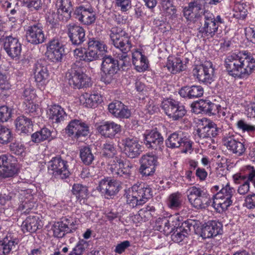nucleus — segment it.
<instances>
[{"mask_svg":"<svg viewBox=\"0 0 255 255\" xmlns=\"http://www.w3.org/2000/svg\"><path fill=\"white\" fill-rule=\"evenodd\" d=\"M132 165L128 161H124L116 156L111 164L110 170L113 175L117 179L106 177L101 179L97 189L107 199L112 198L121 188L120 183L127 182L131 177Z\"/></svg>","mask_w":255,"mask_h":255,"instance_id":"obj_1","label":"nucleus"},{"mask_svg":"<svg viewBox=\"0 0 255 255\" xmlns=\"http://www.w3.org/2000/svg\"><path fill=\"white\" fill-rule=\"evenodd\" d=\"M224 65L230 76L246 78L255 70V59L250 52L243 50L227 56Z\"/></svg>","mask_w":255,"mask_h":255,"instance_id":"obj_2","label":"nucleus"},{"mask_svg":"<svg viewBox=\"0 0 255 255\" xmlns=\"http://www.w3.org/2000/svg\"><path fill=\"white\" fill-rule=\"evenodd\" d=\"M211 190L213 192H217L212 198L213 206L219 210V212L226 211L233 204L235 189L228 182L222 184L221 187L215 185Z\"/></svg>","mask_w":255,"mask_h":255,"instance_id":"obj_3","label":"nucleus"},{"mask_svg":"<svg viewBox=\"0 0 255 255\" xmlns=\"http://www.w3.org/2000/svg\"><path fill=\"white\" fill-rule=\"evenodd\" d=\"M224 23V19L220 15L215 17L213 13L205 11L201 18L198 36L212 38L218 33L221 25Z\"/></svg>","mask_w":255,"mask_h":255,"instance_id":"obj_4","label":"nucleus"},{"mask_svg":"<svg viewBox=\"0 0 255 255\" xmlns=\"http://www.w3.org/2000/svg\"><path fill=\"white\" fill-rule=\"evenodd\" d=\"M187 192L188 200L195 209H205L210 205V196L206 189L192 186L188 190Z\"/></svg>","mask_w":255,"mask_h":255,"instance_id":"obj_5","label":"nucleus"},{"mask_svg":"<svg viewBox=\"0 0 255 255\" xmlns=\"http://www.w3.org/2000/svg\"><path fill=\"white\" fill-rule=\"evenodd\" d=\"M48 170L52 177L56 179H65L71 174L68 162L59 156L52 158L48 162Z\"/></svg>","mask_w":255,"mask_h":255,"instance_id":"obj_6","label":"nucleus"},{"mask_svg":"<svg viewBox=\"0 0 255 255\" xmlns=\"http://www.w3.org/2000/svg\"><path fill=\"white\" fill-rule=\"evenodd\" d=\"M66 76L69 84L74 88L79 89L89 86V78L84 73L81 68L75 64L72 66Z\"/></svg>","mask_w":255,"mask_h":255,"instance_id":"obj_7","label":"nucleus"},{"mask_svg":"<svg viewBox=\"0 0 255 255\" xmlns=\"http://www.w3.org/2000/svg\"><path fill=\"white\" fill-rule=\"evenodd\" d=\"M102 59L101 64L102 74L101 80L105 84H110L113 80L114 75L119 69L118 60H115L110 55H105Z\"/></svg>","mask_w":255,"mask_h":255,"instance_id":"obj_8","label":"nucleus"},{"mask_svg":"<svg viewBox=\"0 0 255 255\" xmlns=\"http://www.w3.org/2000/svg\"><path fill=\"white\" fill-rule=\"evenodd\" d=\"M123 153L130 158L137 157L141 153V146L135 137H123L118 143Z\"/></svg>","mask_w":255,"mask_h":255,"instance_id":"obj_9","label":"nucleus"},{"mask_svg":"<svg viewBox=\"0 0 255 255\" xmlns=\"http://www.w3.org/2000/svg\"><path fill=\"white\" fill-rule=\"evenodd\" d=\"M26 39L33 45L44 43L46 39L43 24L39 22H32L26 29Z\"/></svg>","mask_w":255,"mask_h":255,"instance_id":"obj_10","label":"nucleus"},{"mask_svg":"<svg viewBox=\"0 0 255 255\" xmlns=\"http://www.w3.org/2000/svg\"><path fill=\"white\" fill-rule=\"evenodd\" d=\"M192 143L188 137L181 131L170 134L165 140V144L168 147H181L184 152H186L192 149Z\"/></svg>","mask_w":255,"mask_h":255,"instance_id":"obj_11","label":"nucleus"},{"mask_svg":"<svg viewBox=\"0 0 255 255\" xmlns=\"http://www.w3.org/2000/svg\"><path fill=\"white\" fill-rule=\"evenodd\" d=\"M192 72L200 82L206 84H210L214 81V68L211 62L207 61L203 64L196 66Z\"/></svg>","mask_w":255,"mask_h":255,"instance_id":"obj_12","label":"nucleus"},{"mask_svg":"<svg viewBox=\"0 0 255 255\" xmlns=\"http://www.w3.org/2000/svg\"><path fill=\"white\" fill-rule=\"evenodd\" d=\"M65 132L68 136L78 139L80 137L88 135L89 127L81 120L74 119L69 123L65 128Z\"/></svg>","mask_w":255,"mask_h":255,"instance_id":"obj_13","label":"nucleus"},{"mask_svg":"<svg viewBox=\"0 0 255 255\" xmlns=\"http://www.w3.org/2000/svg\"><path fill=\"white\" fill-rule=\"evenodd\" d=\"M222 141L230 152L237 156H242L246 150L244 143L240 141L233 133L224 135Z\"/></svg>","mask_w":255,"mask_h":255,"instance_id":"obj_14","label":"nucleus"},{"mask_svg":"<svg viewBox=\"0 0 255 255\" xmlns=\"http://www.w3.org/2000/svg\"><path fill=\"white\" fill-rule=\"evenodd\" d=\"M74 14L75 17L84 25H90L94 23L97 16L94 8L91 6L88 7L83 5L76 7Z\"/></svg>","mask_w":255,"mask_h":255,"instance_id":"obj_15","label":"nucleus"},{"mask_svg":"<svg viewBox=\"0 0 255 255\" xmlns=\"http://www.w3.org/2000/svg\"><path fill=\"white\" fill-rule=\"evenodd\" d=\"M1 41L3 49L8 56L12 58L18 57L21 52V45L17 38L3 35L1 36Z\"/></svg>","mask_w":255,"mask_h":255,"instance_id":"obj_16","label":"nucleus"},{"mask_svg":"<svg viewBox=\"0 0 255 255\" xmlns=\"http://www.w3.org/2000/svg\"><path fill=\"white\" fill-rule=\"evenodd\" d=\"M75 224L72 219L63 218L60 221L56 222L52 226L53 236L61 238L66 234L72 232L75 230Z\"/></svg>","mask_w":255,"mask_h":255,"instance_id":"obj_17","label":"nucleus"},{"mask_svg":"<svg viewBox=\"0 0 255 255\" xmlns=\"http://www.w3.org/2000/svg\"><path fill=\"white\" fill-rule=\"evenodd\" d=\"M64 52L63 45L58 39L51 40L47 46L46 56L52 62L61 61Z\"/></svg>","mask_w":255,"mask_h":255,"instance_id":"obj_18","label":"nucleus"},{"mask_svg":"<svg viewBox=\"0 0 255 255\" xmlns=\"http://www.w3.org/2000/svg\"><path fill=\"white\" fill-rule=\"evenodd\" d=\"M67 34L72 45L79 46L85 41V30L82 26L70 23L67 25Z\"/></svg>","mask_w":255,"mask_h":255,"instance_id":"obj_19","label":"nucleus"},{"mask_svg":"<svg viewBox=\"0 0 255 255\" xmlns=\"http://www.w3.org/2000/svg\"><path fill=\"white\" fill-rule=\"evenodd\" d=\"M140 162L139 170L142 176H151L154 174L157 164V159L155 156L144 155L142 156Z\"/></svg>","mask_w":255,"mask_h":255,"instance_id":"obj_20","label":"nucleus"},{"mask_svg":"<svg viewBox=\"0 0 255 255\" xmlns=\"http://www.w3.org/2000/svg\"><path fill=\"white\" fill-rule=\"evenodd\" d=\"M110 37L114 46H120L123 45L128 46V43L130 42V37L128 34L120 27H113L110 30Z\"/></svg>","mask_w":255,"mask_h":255,"instance_id":"obj_21","label":"nucleus"},{"mask_svg":"<svg viewBox=\"0 0 255 255\" xmlns=\"http://www.w3.org/2000/svg\"><path fill=\"white\" fill-rule=\"evenodd\" d=\"M144 143L148 148L161 150L163 144V137L156 129H153L145 135Z\"/></svg>","mask_w":255,"mask_h":255,"instance_id":"obj_22","label":"nucleus"},{"mask_svg":"<svg viewBox=\"0 0 255 255\" xmlns=\"http://www.w3.org/2000/svg\"><path fill=\"white\" fill-rule=\"evenodd\" d=\"M206 124L197 132L200 138L215 137L222 132V129L212 121L205 119Z\"/></svg>","mask_w":255,"mask_h":255,"instance_id":"obj_23","label":"nucleus"},{"mask_svg":"<svg viewBox=\"0 0 255 255\" xmlns=\"http://www.w3.org/2000/svg\"><path fill=\"white\" fill-rule=\"evenodd\" d=\"M97 129L102 136L113 138L116 134L121 131V126L114 122L107 121L102 123Z\"/></svg>","mask_w":255,"mask_h":255,"instance_id":"obj_24","label":"nucleus"},{"mask_svg":"<svg viewBox=\"0 0 255 255\" xmlns=\"http://www.w3.org/2000/svg\"><path fill=\"white\" fill-rule=\"evenodd\" d=\"M223 233V225L221 223L216 221L208 222L203 227L201 235L204 238H210L216 237Z\"/></svg>","mask_w":255,"mask_h":255,"instance_id":"obj_25","label":"nucleus"},{"mask_svg":"<svg viewBox=\"0 0 255 255\" xmlns=\"http://www.w3.org/2000/svg\"><path fill=\"white\" fill-rule=\"evenodd\" d=\"M56 6L57 8L58 18L63 21H67L71 17L73 10L71 0H57Z\"/></svg>","mask_w":255,"mask_h":255,"instance_id":"obj_26","label":"nucleus"},{"mask_svg":"<svg viewBox=\"0 0 255 255\" xmlns=\"http://www.w3.org/2000/svg\"><path fill=\"white\" fill-rule=\"evenodd\" d=\"M192 229H194V227L191 221H186L181 222L179 227L171 234V239L173 241L180 243L189 234Z\"/></svg>","mask_w":255,"mask_h":255,"instance_id":"obj_27","label":"nucleus"},{"mask_svg":"<svg viewBox=\"0 0 255 255\" xmlns=\"http://www.w3.org/2000/svg\"><path fill=\"white\" fill-rule=\"evenodd\" d=\"M178 93L183 98L193 99L201 97L203 95L204 90L201 86H186L181 88Z\"/></svg>","mask_w":255,"mask_h":255,"instance_id":"obj_28","label":"nucleus"},{"mask_svg":"<svg viewBox=\"0 0 255 255\" xmlns=\"http://www.w3.org/2000/svg\"><path fill=\"white\" fill-rule=\"evenodd\" d=\"M131 194H133L138 199L145 203L147 199L151 196V189L147 185L144 183L134 184L128 190Z\"/></svg>","mask_w":255,"mask_h":255,"instance_id":"obj_29","label":"nucleus"},{"mask_svg":"<svg viewBox=\"0 0 255 255\" xmlns=\"http://www.w3.org/2000/svg\"><path fill=\"white\" fill-rule=\"evenodd\" d=\"M47 114L49 119L53 123L56 124L63 122L67 117L64 109L58 105H53L50 106L47 111Z\"/></svg>","mask_w":255,"mask_h":255,"instance_id":"obj_30","label":"nucleus"},{"mask_svg":"<svg viewBox=\"0 0 255 255\" xmlns=\"http://www.w3.org/2000/svg\"><path fill=\"white\" fill-rule=\"evenodd\" d=\"M1 177H11L17 173V169L14 163H12L5 155H1Z\"/></svg>","mask_w":255,"mask_h":255,"instance_id":"obj_31","label":"nucleus"},{"mask_svg":"<svg viewBox=\"0 0 255 255\" xmlns=\"http://www.w3.org/2000/svg\"><path fill=\"white\" fill-rule=\"evenodd\" d=\"M203 9V6L197 1L191 2L188 7H185L183 9L184 16L190 21H194L195 19L199 16L200 11Z\"/></svg>","mask_w":255,"mask_h":255,"instance_id":"obj_32","label":"nucleus"},{"mask_svg":"<svg viewBox=\"0 0 255 255\" xmlns=\"http://www.w3.org/2000/svg\"><path fill=\"white\" fill-rule=\"evenodd\" d=\"M40 220L37 216H29L22 222L21 230L23 233H35L38 229L41 228L40 224Z\"/></svg>","mask_w":255,"mask_h":255,"instance_id":"obj_33","label":"nucleus"},{"mask_svg":"<svg viewBox=\"0 0 255 255\" xmlns=\"http://www.w3.org/2000/svg\"><path fill=\"white\" fill-rule=\"evenodd\" d=\"M72 192L81 204H85L89 196L88 187L81 184H74Z\"/></svg>","mask_w":255,"mask_h":255,"instance_id":"obj_34","label":"nucleus"},{"mask_svg":"<svg viewBox=\"0 0 255 255\" xmlns=\"http://www.w3.org/2000/svg\"><path fill=\"white\" fill-rule=\"evenodd\" d=\"M14 123L16 129L23 133L30 132L32 129L33 125L31 119L23 115L18 117Z\"/></svg>","mask_w":255,"mask_h":255,"instance_id":"obj_35","label":"nucleus"},{"mask_svg":"<svg viewBox=\"0 0 255 255\" xmlns=\"http://www.w3.org/2000/svg\"><path fill=\"white\" fill-rule=\"evenodd\" d=\"M132 63L135 70L139 72H144L148 68L147 58L140 52H137L132 55Z\"/></svg>","mask_w":255,"mask_h":255,"instance_id":"obj_36","label":"nucleus"},{"mask_svg":"<svg viewBox=\"0 0 255 255\" xmlns=\"http://www.w3.org/2000/svg\"><path fill=\"white\" fill-rule=\"evenodd\" d=\"M155 209L153 206H147L144 207L134 216L133 220L138 223L146 222L155 215Z\"/></svg>","mask_w":255,"mask_h":255,"instance_id":"obj_37","label":"nucleus"},{"mask_svg":"<svg viewBox=\"0 0 255 255\" xmlns=\"http://www.w3.org/2000/svg\"><path fill=\"white\" fill-rule=\"evenodd\" d=\"M128 46H127L125 45L124 47H123L122 45L121 47L117 46H115L122 52V54H118L117 57L119 59V60H118L119 66L120 65L122 67H127L129 65L130 58L128 56L127 53L130 51L132 44L131 42H128Z\"/></svg>","mask_w":255,"mask_h":255,"instance_id":"obj_38","label":"nucleus"},{"mask_svg":"<svg viewBox=\"0 0 255 255\" xmlns=\"http://www.w3.org/2000/svg\"><path fill=\"white\" fill-rule=\"evenodd\" d=\"M34 74L35 81L42 83L47 79L49 75L47 67L39 62L34 65Z\"/></svg>","mask_w":255,"mask_h":255,"instance_id":"obj_39","label":"nucleus"},{"mask_svg":"<svg viewBox=\"0 0 255 255\" xmlns=\"http://www.w3.org/2000/svg\"><path fill=\"white\" fill-rule=\"evenodd\" d=\"M166 67L168 70L173 74L183 71L185 69V65L182 63L179 58L169 57L166 63Z\"/></svg>","mask_w":255,"mask_h":255,"instance_id":"obj_40","label":"nucleus"},{"mask_svg":"<svg viewBox=\"0 0 255 255\" xmlns=\"http://www.w3.org/2000/svg\"><path fill=\"white\" fill-rule=\"evenodd\" d=\"M1 246L3 247V254L4 255L9 254L12 248L17 244V239L14 238L11 233L6 234L2 241H1Z\"/></svg>","mask_w":255,"mask_h":255,"instance_id":"obj_41","label":"nucleus"},{"mask_svg":"<svg viewBox=\"0 0 255 255\" xmlns=\"http://www.w3.org/2000/svg\"><path fill=\"white\" fill-rule=\"evenodd\" d=\"M80 157L82 162L86 165L92 164L95 159L91 148L88 146H83L80 149Z\"/></svg>","mask_w":255,"mask_h":255,"instance_id":"obj_42","label":"nucleus"},{"mask_svg":"<svg viewBox=\"0 0 255 255\" xmlns=\"http://www.w3.org/2000/svg\"><path fill=\"white\" fill-rule=\"evenodd\" d=\"M51 132L48 128H43L31 135V141L35 143H39L48 139L51 136Z\"/></svg>","mask_w":255,"mask_h":255,"instance_id":"obj_43","label":"nucleus"},{"mask_svg":"<svg viewBox=\"0 0 255 255\" xmlns=\"http://www.w3.org/2000/svg\"><path fill=\"white\" fill-rule=\"evenodd\" d=\"M248 13L247 6L244 3H237L233 8V16L238 19H245Z\"/></svg>","mask_w":255,"mask_h":255,"instance_id":"obj_44","label":"nucleus"},{"mask_svg":"<svg viewBox=\"0 0 255 255\" xmlns=\"http://www.w3.org/2000/svg\"><path fill=\"white\" fill-rule=\"evenodd\" d=\"M83 98L85 99L84 104L86 107L89 108L95 107L102 101L101 96L98 94L89 95L88 93H85L83 96Z\"/></svg>","mask_w":255,"mask_h":255,"instance_id":"obj_45","label":"nucleus"},{"mask_svg":"<svg viewBox=\"0 0 255 255\" xmlns=\"http://www.w3.org/2000/svg\"><path fill=\"white\" fill-rule=\"evenodd\" d=\"M237 129L242 132H247L249 134H255V125L248 123L245 119H240L236 123Z\"/></svg>","mask_w":255,"mask_h":255,"instance_id":"obj_46","label":"nucleus"},{"mask_svg":"<svg viewBox=\"0 0 255 255\" xmlns=\"http://www.w3.org/2000/svg\"><path fill=\"white\" fill-rule=\"evenodd\" d=\"M182 195L177 192L173 193L169 195L168 198L167 204L168 207L172 209H177L181 206Z\"/></svg>","mask_w":255,"mask_h":255,"instance_id":"obj_47","label":"nucleus"},{"mask_svg":"<svg viewBox=\"0 0 255 255\" xmlns=\"http://www.w3.org/2000/svg\"><path fill=\"white\" fill-rule=\"evenodd\" d=\"M177 103L178 101L174 99H168L162 102L161 107L166 115L171 118L174 108H176V106H177Z\"/></svg>","mask_w":255,"mask_h":255,"instance_id":"obj_48","label":"nucleus"},{"mask_svg":"<svg viewBox=\"0 0 255 255\" xmlns=\"http://www.w3.org/2000/svg\"><path fill=\"white\" fill-rule=\"evenodd\" d=\"M209 102L208 100H201L198 103L192 104L191 105L192 110L196 114H207L209 108Z\"/></svg>","mask_w":255,"mask_h":255,"instance_id":"obj_49","label":"nucleus"},{"mask_svg":"<svg viewBox=\"0 0 255 255\" xmlns=\"http://www.w3.org/2000/svg\"><path fill=\"white\" fill-rule=\"evenodd\" d=\"M88 45L91 46L97 51L104 53L107 52L108 47L105 42L97 38H90Z\"/></svg>","mask_w":255,"mask_h":255,"instance_id":"obj_50","label":"nucleus"},{"mask_svg":"<svg viewBox=\"0 0 255 255\" xmlns=\"http://www.w3.org/2000/svg\"><path fill=\"white\" fill-rule=\"evenodd\" d=\"M125 196L127 198V203L132 208H134L138 205H141L144 204L143 202L140 199H138L133 194H131L128 190H125Z\"/></svg>","mask_w":255,"mask_h":255,"instance_id":"obj_51","label":"nucleus"},{"mask_svg":"<svg viewBox=\"0 0 255 255\" xmlns=\"http://www.w3.org/2000/svg\"><path fill=\"white\" fill-rule=\"evenodd\" d=\"M88 246L87 241L84 240H80L70 252L69 255H82Z\"/></svg>","mask_w":255,"mask_h":255,"instance_id":"obj_52","label":"nucleus"},{"mask_svg":"<svg viewBox=\"0 0 255 255\" xmlns=\"http://www.w3.org/2000/svg\"><path fill=\"white\" fill-rule=\"evenodd\" d=\"M170 224L171 223L169 221V218L165 217L158 218L156 221L155 228L156 230L164 234L166 231L168 232V230H166V227L167 225Z\"/></svg>","mask_w":255,"mask_h":255,"instance_id":"obj_53","label":"nucleus"},{"mask_svg":"<svg viewBox=\"0 0 255 255\" xmlns=\"http://www.w3.org/2000/svg\"><path fill=\"white\" fill-rule=\"evenodd\" d=\"M169 221H170V223L171 224L167 225V230L168 232H165L164 234L167 236L173 233L176 230V229L179 227V225L181 224V222L179 219V217H169Z\"/></svg>","mask_w":255,"mask_h":255,"instance_id":"obj_54","label":"nucleus"},{"mask_svg":"<svg viewBox=\"0 0 255 255\" xmlns=\"http://www.w3.org/2000/svg\"><path fill=\"white\" fill-rule=\"evenodd\" d=\"M116 153V148L114 144L110 142H106L103 144L102 147V155L106 157H113Z\"/></svg>","mask_w":255,"mask_h":255,"instance_id":"obj_55","label":"nucleus"},{"mask_svg":"<svg viewBox=\"0 0 255 255\" xmlns=\"http://www.w3.org/2000/svg\"><path fill=\"white\" fill-rule=\"evenodd\" d=\"M13 135L11 130L1 126V143L7 144L12 141Z\"/></svg>","mask_w":255,"mask_h":255,"instance_id":"obj_56","label":"nucleus"},{"mask_svg":"<svg viewBox=\"0 0 255 255\" xmlns=\"http://www.w3.org/2000/svg\"><path fill=\"white\" fill-rule=\"evenodd\" d=\"M186 113V111L184 106L180 105L179 102H178L177 106H176V108H174L171 118L174 121L178 120L182 118L185 115Z\"/></svg>","mask_w":255,"mask_h":255,"instance_id":"obj_57","label":"nucleus"},{"mask_svg":"<svg viewBox=\"0 0 255 255\" xmlns=\"http://www.w3.org/2000/svg\"><path fill=\"white\" fill-rule=\"evenodd\" d=\"M86 62H90L98 60L100 58V54L98 51L88 45V48L86 52Z\"/></svg>","mask_w":255,"mask_h":255,"instance_id":"obj_58","label":"nucleus"},{"mask_svg":"<svg viewBox=\"0 0 255 255\" xmlns=\"http://www.w3.org/2000/svg\"><path fill=\"white\" fill-rule=\"evenodd\" d=\"M9 149L12 153L19 155L24 152L25 148L21 143L15 141L10 143Z\"/></svg>","mask_w":255,"mask_h":255,"instance_id":"obj_59","label":"nucleus"},{"mask_svg":"<svg viewBox=\"0 0 255 255\" xmlns=\"http://www.w3.org/2000/svg\"><path fill=\"white\" fill-rule=\"evenodd\" d=\"M12 109L7 106H1V122H7L11 117Z\"/></svg>","mask_w":255,"mask_h":255,"instance_id":"obj_60","label":"nucleus"},{"mask_svg":"<svg viewBox=\"0 0 255 255\" xmlns=\"http://www.w3.org/2000/svg\"><path fill=\"white\" fill-rule=\"evenodd\" d=\"M115 5L123 12L128 11L131 6L130 0H115Z\"/></svg>","mask_w":255,"mask_h":255,"instance_id":"obj_61","label":"nucleus"},{"mask_svg":"<svg viewBox=\"0 0 255 255\" xmlns=\"http://www.w3.org/2000/svg\"><path fill=\"white\" fill-rule=\"evenodd\" d=\"M161 4L163 9L167 12L174 13L176 11L175 7L173 4V0H161Z\"/></svg>","mask_w":255,"mask_h":255,"instance_id":"obj_62","label":"nucleus"},{"mask_svg":"<svg viewBox=\"0 0 255 255\" xmlns=\"http://www.w3.org/2000/svg\"><path fill=\"white\" fill-rule=\"evenodd\" d=\"M23 1L29 8L38 10L42 6L41 0H23Z\"/></svg>","mask_w":255,"mask_h":255,"instance_id":"obj_63","label":"nucleus"},{"mask_svg":"<svg viewBox=\"0 0 255 255\" xmlns=\"http://www.w3.org/2000/svg\"><path fill=\"white\" fill-rule=\"evenodd\" d=\"M130 111L128 107L123 104V106L119 109L118 114L115 116L119 118H128L130 116Z\"/></svg>","mask_w":255,"mask_h":255,"instance_id":"obj_64","label":"nucleus"}]
</instances>
